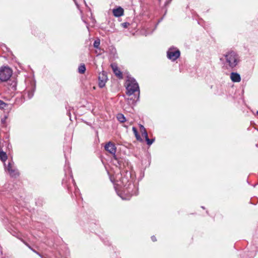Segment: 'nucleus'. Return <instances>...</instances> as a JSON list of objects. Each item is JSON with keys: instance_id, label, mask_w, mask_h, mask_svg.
<instances>
[{"instance_id": "nucleus-1", "label": "nucleus", "mask_w": 258, "mask_h": 258, "mask_svg": "<svg viewBox=\"0 0 258 258\" xmlns=\"http://www.w3.org/2000/svg\"><path fill=\"white\" fill-rule=\"evenodd\" d=\"M119 181H118L116 177L117 183L116 184L120 187L123 186L121 192L117 191V195L122 200H129L132 196L138 194V188L130 180L131 174L127 171H123L120 172Z\"/></svg>"}, {"instance_id": "nucleus-2", "label": "nucleus", "mask_w": 258, "mask_h": 258, "mask_svg": "<svg viewBox=\"0 0 258 258\" xmlns=\"http://www.w3.org/2000/svg\"><path fill=\"white\" fill-rule=\"evenodd\" d=\"M220 60L227 69H232L236 67L240 61L239 55L233 50L224 53L220 58Z\"/></svg>"}, {"instance_id": "nucleus-3", "label": "nucleus", "mask_w": 258, "mask_h": 258, "mask_svg": "<svg viewBox=\"0 0 258 258\" xmlns=\"http://www.w3.org/2000/svg\"><path fill=\"white\" fill-rule=\"evenodd\" d=\"M125 86L126 90V94L128 96L134 95V98H131L133 100V102H136L139 99L140 88L138 83L136 80L131 77L128 76L125 83Z\"/></svg>"}, {"instance_id": "nucleus-4", "label": "nucleus", "mask_w": 258, "mask_h": 258, "mask_svg": "<svg viewBox=\"0 0 258 258\" xmlns=\"http://www.w3.org/2000/svg\"><path fill=\"white\" fill-rule=\"evenodd\" d=\"M105 150L108 152L110 154L112 155L113 157L112 158V160L113 162L115 161L117 165L116 166H118L119 168H121V161L117 157L115 153L116 152V147L114 143L109 142L106 144L104 146Z\"/></svg>"}, {"instance_id": "nucleus-5", "label": "nucleus", "mask_w": 258, "mask_h": 258, "mask_svg": "<svg viewBox=\"0 0 258 258\" xmlns=\"http://www.w3.org/2000/svg\"><path fill=\"white\" fill-rule=\"evenodd\" d=\"M12 70L9 67H4L0 68V83L7 81L12 75Z\"/></svg>"}, {"instance_id": "nucleus-6", "label": "nucleus", "mask_w": 258, "mask_h": 258, "mask_svg": "<svg viewBox=\"0 0 258 258\" xmlns=\"http://www.w3.org/2000/svg\"><path fill=\"white\" fill-rule=\"evenodd\" d=\"M5 168L11 177H16L19 176V172L12 160H9L8 165L5 164Z\"/></svg>"}, {"instance_id": "nucleus-7", "label": "nucleus", "mask_w": 258, "mask_h": 258, "mask_svg": "<svg viewBox=\"0 0 258 258\" xmlns=\"http://www.w3.org/2000/svg\"><path fill=\"white\" fill-rule=\"evenodd\" d=\"M180 54V51L174 47L170 48L167 52V57L172 61L176 60L179 57Z\"/></svg>"}, {"instance_id": "nucleus-8", "label": "nucleus", "mask_w": 258, "mask_h": 258, "mask_svg": "<svg viewBox=\"0 0 258 258\" xmlns=\"http://www.w3.org/2000/svg\"><path fill=\"white\" fill-rule=\"evenodd\" d=\"M108 80L106 73L104 71H102L98 75V85L101 88H103L106 84V83Z\"/></svg>"}, {"instance_id": "nucleus-9", "label": "nucleus", "mask_w": 258, "mask_h": 258, "mask_svg": "<svg viewBox=\"0 0 258 258\" xmlns=\"http://www.w3.org/2000/svg\"><path fill=\"white\" fill-rule=\"evenodd\" d=\"M111 67L113 70L114 74L115 76L119 79H122L123 76L121 72L120 71L119 69L118 68L117 64L115 63L111 64Z\"/></svg>"}, {"instance_id": "nucleus-10", "label": "nucleus", "mask_w": 258, "mask_h": 258, "mask_svg": "<svg viewBox=\"0 0 258 258\" xmlns=\"http://www.w3.org/2000/svg\"><path fill=\"white\" fill-rule=\"evenodd\" d=\"M112 13L115 17H119L123 15L124 10L121 7H118L117 8L113 9Z\"/></svg>"}, {"instance_id": "nucleus-11", "label": "nucleus", "mask_w": 258, "mask_h": 258, "mask_svg": "<svg viewBox=\"0 0 258 258\" xmlns=\"http://www.w3.org/2000/svg\"><path fill=\"white\" fill-rule=\"evenodd\" d=\"M230 79L233 82H239L241 81L240 76L237 73H231L230 74Z\"/></svg>"}, {"instance_id": "nucleus-12", "label": "nucleus", "mask_w": 258, "mask_h": 258, "mask_svg": "<svg viewBox=\"0 0 258 258\" xmlns=\"http://www.w3.org/2000/svg\"><path fill=\"white\" fill-rule=\"evenodd\" d=\"M35 90V87L33 86L27 90L28 97L29 99H31L33 96Z\"/></svg>"}, {"instance_id": "nucleus-13", "label": "nucleus", "mask_w": 258, "mask_h": 258, "mask_svg": "<svg viewBox=\"0 0 258 258\" xmlns=\"http://www.w3.org/2000/svg\"><path fill=\"white\" fill-rule=\"evenodd\" d=\"M108 51L114 58L116 57V49L114 47H113V46L109 47Z\"/></svg>"}, {"instance_id": "nucleus-14", "label": "nucleus", "mask_w": 258, "mask_h": 258, "mask_svg": "<svg viewBox=\"0 0 258 258\" xmlns=\"http://www.w3.org/2000/svg\"><path fill=\"white\" fill-rule=\"evenodd\" d=\"M132 130H133V133L136 138V139L138 141H142V139L141 138L140 135L138 134L137 128L135 127H133Z\"/></svg>"}, {"instance_id": "nucleus-15", "label": "nucleus", "mask_w": 258, "mask_h": 258, "mask_svg": "<svg viewBox=\"0 0 258 258\" xmlns=\"http://www.w3.org/2000/svg\"><path fill=\"white\" fill-rule=\"evenodd\" d=\"M86 71V67L84 63L81 64L78 68V72L81 74H83Z\"/></svg>"}, {"instance_id": "nucleus-16", "label": "nucleus", "mask_w": 258, "mask_h": 258, "mask_svg": "<svg viewBox=\"0 0 258 258\" xmlns=\"http://www.w3.org/2000/svg\"><path fill=\"white\" fill-rule=\"evenodd\" d=\"M117 118L119 121L120 122H124L125 121V117L122 114H118L117 116Z\"/></svg>"}, {"instance_id": "nucleus-17", "label": "nucleus", "mask_w": 258, "mask_h": 258, "mask_svg": "<svg viewBox=\"0 0 258 258\" xmlns=\"http://www.w3.org/2000/svg\"><path fill=\"white\" fill-rule=\"evenodd\" d=\"M100 44V41L99 39L95 40L93 43V46L96 48H99Z\"/></svg>"}, {"instance_id": "nucleus-18", "label": "nucleus", "mask_w": 258, "mask_h": 258, "mask_svg": "<svg viewBox=\"0 0 258 258\" xmlns=\"http://www.w3.org/2000/svg\"><path fill=\"white\" fill-rule=\"evenodd\" d=\"M146 142H147V144L149 145V146H150L151 145L153 142H154L155 141V139H149V138H147L146 140Z\"/></svg>"}, {"instance_id": "nucleus-19", "label": "nucleus", "mask_w": 258, "mask_h": 258, "mask_svg": "<svg viewBox=\"0 0 258 258\" xmlns=\"http://www.w3.org/2000/svg\"><path fill=\"white\" fill-rule=\"evenodd\" d=\"M7 106V104L5 103L2 100H0V108L1 109H4L5 107H6Z\"/></svg>"}, {"instance_id": "nucleus-20", "label": "nucleus", "mask_w": 258, "mask_h": 258, "mask_svg": "<svg viewBox=\"0 0 258 258\" xmlns=\"http://www.w3.org/2000/svg\"><path fill=\"white\" fill-rule=\"evenodd\" d=\"M130 25V23L127 22H124L121 24V26L124 28H127Z\"/></svg>"}, {"instance_id": "nucleus-21", "label": "nucleus", "mask_w": 258, "mask_h": 258, "mask_svg": "<svg viewBox=\"0 0 258 258\" xmlns=\"http://www.w3.org/2000/svg\"><path fill=\"white\" fill-rule=\"evenodd\" d=\"M7 118H8V116L6 115H5L3 118H2V119H1L2 123L5 124L6 123Z\"/></svg>"}, {"instance_id": "nucleus-22", "label": "nucleus", "mask_w": 258, "mask_h": 258, "mask_svg": "<svg viewBox=\"0 0 258 258\" xmlns=\"http://www.w3.org/2000/svg\"><path fill=\"white\" fill-rule=\"evenodd\" d=\"M16 85H17V83L15 81H13L12 84H11V88L14 90L16 89Z\"/></svg>"}, {"instance_id": "nucleus-23", "label": "nucleus", "mask_w": 258, "mask_h": 258, "mask_svg": "<svg viewBox=\"0 0 258 258\" xmlns=\"http://www.w3.org/2000/svg\"><path fill=\"white\" fill-rule=\"evenodd\" d=\"M142 135V136L145 138V140H146L147 138H149L147 131L143 132Z\"/></svg>"}, {"instance_id": "nucleus-24", "label": "nucleus", "mask_w": 258, "mask_h": 258, "mask_svg": "<svg viewBox=\"0 0 258 258\" xmlns=\"http://www.w3.org/2000/svg\"><path fill=\"white\" fill-rule=\"evenodd\" d=\"M22 241L27 246L29 247V248H30L31 250H32L33 249V248L30 246L29 245V244H28L26 242H25V241L22 240Z\"/></svg>"}, {"instance_id": "nucleus-25", "label": "nucleus", "mask_w": 258, "mask_h": 258, "mask_svg": "<svg viewBox=\"0 0 258 258\" xmlns=\"http://www.w3.org/2000/svg\"><path fill=\"white\" fill-rule=\"evenodd\" d=\"M22 241L27 246L29 247V248H30L31 250H32L33 249V248L30 246L29 245V244H28L26 242H25V241L22 240Z\"/></svg>"}, {"instance_id": "nucleus-26", "label": "nucleus", "mask_w": 258, "mask_h": 258, "mask_svg": "<svg viewBox=\"0 0 258 258\" xmlns=\"http://www.w3.org/2000/svg\"><path fill=\"white\" fill-rule=\"evenodd\" d=\"M22 241L27 246L29 247V248H30L31 250H32L33 249V248L30 246L29 245V244H28L26 242H25V241L22 240Z\"/></svg>"}, {"instance_id": "nucleus-27", "label": "nucleus", "mask_w": 258, "mask_h": 258, "mask_svg": "<svg viewBox=\"0 0 258 258\" xmlns=\"http://www.w3.org/2000/svg\"><path fill=\"white\" fill-rule=\"evenodd\" d=\"M22 241L27 246L29 247V248H30L31 250H32L33 249V248L30 246L29 245V244H28L26 242H25V241L22 240Z\"/></svg>"}, {"instance_id": "nucleus-28", "label": "nucleus", "mask_w": 258, "mask_h": 258, "mask_svg": "<svg viewBox=\"0 0 258 258\" xmlns=\"http://www.w3.org/2000/svg\"><path fill=\"white\" fill-rule=\"evenodd\" d=\"M32 251H33L34 252L36 253L37 255H38L40 257H42V255L39 253L38 252H37V251H36L35 249H34L33 248L31 250Z\"/></svg>"}, {"instance_id": "nucleus-29", "label": "nucleus", "mask_w": 258, "mask_h": 258, "mask_svg": "<svg viewBox=\"0 0 258 258\" xmlns=\"http://www.w3.org/2000/svg\"><path fill=\"white\" fill-rule=\"evenodd\" d=\"M140 130H141V132L142 133L143 132L146 131L145 128L142 125H140Z\"/></svg>"}, {"instance_id": "nucleus-30", "label": "nucleus", "mask_w": 258, "mask_h": 258, "mask_svg": "<svg viewBox=\"0 0 258 258\" xmlns=\"http://www.w3.org/2000/svg\"><path fill=\"white\" fill-rule=\"evenodd\" d=\"M140 130H141V132L142 133L143 132L146 131L145 128L142 125H140Z\"/></svg>"}, {"instance_id": "nucleus-31", "label": "nucleus", "mask_w": 258, "mask_h": 258, "mask_svg": "<svg viewBox=\"0 0 258 258\" xmlns=\"http://www.w3.org/2000/svg\"><path fill=\"white\" fill-rule=\"evenodd\" d=\"M62 184H63L64 185H65L66 186L68 187V189L70 188V187L68 186V185L67 184V183L66 182V180L64 179H63L62 180Z\"/></svg>"}, {"instance_id": "nucleus-32", "label": "nucleus", "mask_w": 258, "mask_h": 258, "mask_svg": "<svg viewBox=\"0 0 258 258\" xmlns=\"http://www.w3.org/2000/svg\"><path fill=\"white\" fill-rule=\"evenodd\" d=\"M70 177H71V180H72V182H73V184H74V186H75V185H76V183L75 182V180H74V179H73V176H72V175H70Z\"/></svg>"}, {"instance_id": "nucleus-33", "label": "nucleus", "mask_w": 258, "mask_h": 258, "mask_svg": "<svg viewBox=\"0 0 258 258\" xmlns=\"http://www.w3.org/2000/svg\"><path fill=\"white\" fill-rule=\"evenodd\" d=\"M151 239L153 241L155 242L157 240H156V238L155 236H152L151 237Z\"/></svg>"}, {"instance_id": "nucleus-34", "label": "nucleus", "mask_w": 258, "mask_h": 258, "mask_svg": "<svg viewBox=\"0 0 258 258\" xmlns=\"http://www.w3.org/2000/svg\"><path fill=\"white\" fill-rule=\"evenodd\" d=\"M169 2H166L165 3V6L167 5L169 3Z\"/></svg>"}, {"instance_id": "nucleus-35", "label": "nucleus", "mask_w": 258, "mask_h": 258, "mask_svg": "<svg viewBox=\"0 0 258 258\" xmlns=\"http://www.w3.org/2000/svg\"><path fill=\"white\" fill-rule=\"evenodd\" d=\"M74 1H75V3L76 5L77 6V7H78V3L76 2V1H75V0H74Z\"/></svg>"}, {"instance_id": "nucleus-36", "label": "nucleus", "mask_w": 258, "mask_h": 258, "mask_svg": "<svg viewBox=\"0 0 258 258\" xmlns=\"http://www.w3.org/2000/svg\"><path fill=\"white\" fill-rule=\"evenodd\" d=\"M68 171H69V172L70 171L69 167H68Z\"/></svg>"}, {"instance_id": "nucleus-37", "label": "nucleus", "mask_w": 258, "mask_h": 258, "mask_svg": "<svg viewBox=\"0 0 258 258\" xmlns=\"http://www.w3.org/2000/svg\"><path fill=\"white\" fill-rule=\"evenodd\" d=\"M256 114H258V110L256 112Z\"/></svg>"}, {"instance_id": "nucleus-38", "label": "nucleus", "mask_w": 258, "mask_h": 258, "mask_svg": "<svg viewBox=\"0 0 258 258\" xmlns=\"http://www.w3.org/2000/svg\"><path fill=\"white\" fill-rule=\"evenodd\" d=\"M41 258H44V257L42 256V257H41Z\"/></svg>"}, {"instance_id": "nucleus-39", "label": "nucleus", "mask_w": 258, "mask_h": 258, "mask_svg": "<svg viewBox=\"0 0 258 258\" xmlns=\"http://www.w3.org/2000/svg\"><path fill=\"white\" fill-rule=\"evenodd\" d=\"M41 258H44V257L42 256V257H41Z\"/></svg>"}]
</instances>
